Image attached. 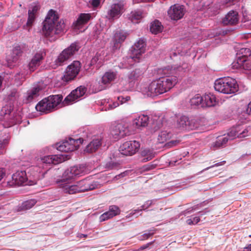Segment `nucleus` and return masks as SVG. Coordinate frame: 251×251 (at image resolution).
Segmentation results:
<instances>
[{
	"label": "nucleus",
	"instance_id": "4d7b16f0",
	"mask_svg": "<svg viewBox=\"0 0 251 251\" xmlns=\"http://www.w3.org/2000/svg\"><path fill=\"white\" fill-rule=\"evenodd\" d=\"M247 111L249 113V114L251 115V101L249 103L248 105Z\"/></svg>",
	"mask_w": 251,
	"mask_h": 251
},
{
	"label": "nucleus",
	"instance_id": "f8f14e48",
	"mask_svg": "<svg viewBox=\"0 0 251 251\" xmlns=\"http://www.w3.org/2000/svg\"><path fill=\"white\" fill-rule=\"evenodd\" d=\"M146 50V43L143 39H139L132 47L130 57L135 62H139L141 55Z\"/></svg>",
	"mask_w": 251,
	"mask_h": 251
},
{
	"label": "nucleus",
	"instance_id": "6e6d98bb",
	"mask_svg": "<svg viewBox=\"0 0 251 251\" xmlns=\"http://www.w3.org/2000/svg\"><path fill=\"white\" fill-rule=\"evenodd\" d=\"M5 152V150L4 149V147L1 143V141H0V155L2 154Z\"/></svg>",
	"mask_w": 251,
	"mask_h": 251
},
{
	"label": "nucleus",
	"instance_id": "cd10ccee",
	"mask_svg": "<svg viewBox=\"0 0 251 251\" xmlns=\"http://www.w3.org/2000/svg\"><path fill=\"white\" fill-rule=\"evenodd\" d=\"M127 37V33L124 31H118L116 32L114 35V45L115 48H120L121 43L123 42Z\"/></svg>",
	"mask_w": 251,
	"mask_h": 251
},
{
	"label": "nucleus",
	"instance_id": "0eeeda50",
	"mask_svg": "<svg viewBox=\"0 0 251 251\" xmlns=\"http://www.w3.org/2000/svg\"><path fill=\"white\" fill-rule=\"evenodd\" d=\"M80 49L76 43H72L67 48L64 49L58 55L55 61L57 66H61L63 63L73 56Z\"/></svg>",
	"mask_w": 251,
	"mask_h": 251
},
{
	"label": "nucleus",
	"instance_id": "9d476101",
	"mask_svg": "<svg viewBox=\"0 0 251 251\" xmlns=\"http://www.w3.org/2000/svg\"><path fill=\"white\" fill-rule=\"evenodd\" d=\"M140 147V144L138 141H126L120 146L119 151L124 155L132 156L139 150Z\"/></svg>",
	"mask_w": 251,
	"mask_h": 251
},
{
	"label": "nucleus",
	"instance_id": "0e129e2a",
	"mask_svg": "<svg viewBox=\"0 0 251 251\" xmlns=\"http://www.w3.org/2000/svg\"><path fill=\"white\" fill-rule=\"evenodd\" d=\"M16 124V123H15V122H12V123L11 125H9V126H12V125H14V124Z\"/></svg>",
	"mask_w": 251,
	"mask_h": 251
},
{
	"label": "nucleus",
	"instance_id": "ea45409f",
	"mask_svg": "<svg viewBox=\"0 0 251 251\" xmlns=\"http://www.w3.org/2000/svg\"><path fill=\"white\" fill-rule=\"evenodd\" d=\"M171 137L170 133L166 131H162L158 135V140L160 143L166 142Z\"/></svg>",
	"mask_w": 251,
	"mask_h": 251
},
{
	"label": "nucleus",
	"instance_id": "9b49d317",
	"mask_svg": "<svg viewBox=\"0 0 251 251\" xmlns=\"http://www.w3.org/2000/svg\"><path fill=\"white\" fill-rule=\"evenodd\" d=\"M80 68V63L78 61H74L67 67L63 80L69 82L74 79L78 74Z\"/></svg>",
	"mask_w": 251,
	"mask_h": 251
},
{
	"label": "nucleus",
	"instance_id": "49530a36",
	"mask_svg": "<svg viewBox=\"0 0 251 251\" xmlns=\"http://www.w3.org/2000/svg\"><path fill=\"white\" fill-rule=\"evenodd\" d=\"M162 126V123L161 121H156L153 124L152 130L154 132L158 130Z\"/></svg>",
	"mask_w": 251,
	"mask_h": 251
},
{
	"label": "nucleus",
	"instance_id": "c85d7f7f",
	"mask_svg": "<svg viewBox=\"0 0 251 251\" xmlns=\"http://www.w3.org/2000/svg\"><path fill=\"white\" fill-rule=\"evenodd\" d=\"M117 76L116 72L112 71L106 72L101 77V82L103 84H107L114 81Z\"/></svg>",
	"mask_w": 251,
	"mask_h": 251
},
{
	"label": "nucleus",
	"instance_id": "473e14b6",
	"mask_svg": "<svg viewBox=\"0 0 251 251\" xmlns=\"http://www.w3.org/2000/svg\"><path fill=\"white\" fill-rule=\"evenodd\" d=\"M40 89L38 87H34L32 90L27 92V100L28 101H31L33 99L39 96V92Z\"/></svg>",
	"mask_w": 251,
	"mask_h": 251
},
{
	"label": "nucleus",
	"instance_id": "412c9836",
	"mask_svg": "<svg viewBox=\"0 0 251 251\" xmlns=\"http://www.w3.org/2000/svg\"><path fill=\"white\" fill-rule=\"evenodd\" d=\"M66 158H39L40 162L43 164V167L50 168L53 165L63 162L67 159ZM69 159V158H66Z\"/></svg>",
	"mask_w": 251,
	"mask_h": 251
},
{
	"label": "nucleus",
	"instance_id": "b1692460",
	"mask_svg": "<svg viewBox=\"0 0 251 251\" xmlns=\"http://www.w3.org/2000/svg\"><path fill=\"white\" fill-rule=\"evenodd\" d=\"M120 213L119 208L116 205H111L109 207L108 211L104 212L100 216V221H104L111 218Z\"/></svg>",
	"mask_w": 251,
	"mask_h": 251
},
{
	"label": "nucleus",
	"instance_id": "7c9ffc66",
	"mask_svg": "<svg viewBox=\"0 0 251 251\" xmlns=\"http://www.w3.org/2000/svg\"><path fill=\"white\" fill-rule=\"evenodd\" d=\"M163 26L161 23L158 20L154 21L151 23L150 26V30L151 33L156 34L162 31Z\"/></svg>",
	"mask_w": 251,
	"mask_h": 251
},
{
	"label": "nucleus",
	"instance_id": "ddd939ff",
	"mask_svg": "<svg viewBox=\"0 0 251 251\" xmlns=\"http://www.w3.org/2000/svg\"><path fill=\"white\" fill-rule=\"evenodd\" d=\"M124 4L121 2L114 3L107 11L106 18L110 21H114L119 18L124 12Z\"/></svg>",
	"mask_w": 251,
	"mask_h": 251
},
{
	"label": "nucleus",
	"instance_id": "7ed1b4c3",
	"mask_svg": "<svg viewBox=\"0 0 251 251\" xmlns=\"http://www.w3.org/2000/svg\"><path fill=\"white\" fill-rule=\"evenodd\" d=\"M214 88L216 91L219 92L230 94L238 91V85L235 79L230 77H224L215 81Z\"/></svg>",
	"mask_w": 251,
	"mask_h": 251
},
{
	"label": "nucleus",
	"instance_id": "69168bd1",
	"mask_svg": "<svg viewBox=\"0 0 251 251\" xmlns=\"http://www.w3.org/2000/svg\"><path fill=\"white\" fill-rule=\"evenodd\" d=\"M147 247V246H145V247H142V248H143V249H145V248H146Z\"/></svg>",
	"mask_w": 251,
	"mask_h": 251
},
{
	"label": "nucleus",
	"instance_id": "aec40b11",
	"mask_svg": "<svg viewBox=\"0 0 251 251\" xmlns=\"http://www.w3.org/2000/svg\"><path fill=\"white\" fill-rule=\"evenodd\" d=\"M239 15L237 11H230L223 19V23L225 25H235L239 21Z\"/></svg>",
	"mask_w": 251,
	"mask_h": 251
},
{
	"label": "nucleus",
	"instance_id": "bf43d9fd",
	"mask_svg": "<svg viewBox=\"0 0 251 251\" xmlns=\"http://www.w3.org/2000/svg\"><path fill=\"white\" fill-rule=\"evenodd\" d=\"M225 162H226L225 161H223L219 163L215 164L214 166H219L223 165V164H224L225 163Z\"/></svg>",
	"mask_w": 251,
	"mask_h": 251
},
{
	"label": "nucleus",
	"instance_id": "423d86ee",
	"mask_svg": "<svg viewBox=\"0 0 251 251\" xmlns=\"http://www.w3.org/2000/svg\"><path fill=\"white\" fill-rule=\"evenodd\" d=\"M83 141L82 138L76 139L69 138L67 140L56 144L54 146L60 151L72 152L77 150L79 146L83 143Z\"/></svg>",
	"mask_w": 251,
	"mask_h": 251
},
{
	"label": "nucleus",
	"instance_id": "20e7f679",
	"mask_svg": "<svg viewBox=\"0 0 251 251\" xmlns=\"http://www.w3.org/2000/svg\"><path fill=\"white\" fill-rule=\"evenodd\" d=\"M62 99L63 97L61 95L50 96L40 101L36 105V109L45 114L49 113L54 110Z\"/></svg>",
	"mask_w": 251,
	"mask_h": 251
},
{
	"label": "nucleus",
	"instance_id": "8fccbe9b",
	"mask_svg": "<svg viewBox=\"0 0 251 251\" xmlns=\"http://www.w3.org/2000/svg\"><path fill=\"white\" fill-rule=\"evenodd\" d=\"M179 143V140H172L168 142L166 145L169 147H172L176 146Z\"/></svg>",
	"mask_w": 251,
	"mask_h": 251
},
{
	"label": "nucleus",
	"instance_id": "f704fd0d",
	"mask_svg": "<svg viewBox=\"0 0 251 251\" xmlns=\"http://www.w3.org/2000/svg\"><path fill=\"white\" fill-rule=\"evenodd\" d=\"M190 103L191 106H198L201 104L202 106L203 103L202 98L200 95L197 94L190 100Z\"/></svg>",
	"mask_w": 251,
	"mask_h": 251
},
{
	"label": "nucleus",
	"instance_id": "393cba45",
	"mask_svg": "<svg viewBox=\"0 0 251 251\" xmlns=\"http://www.w3.org/2000/svg\"><path fill=\"white\" fill-rule=\"evenodd\" d=\"M143 75V72L140 69H136L130 73L128 75L127 81L129 86H133L134 84L137 81H138Z\"/></svg>",
	"mask_w": 251,
	"mask_h": 251
},
{
	"label": "nucleus",
	"instance_id": "5701e85b",
	"mask_svg": "<svg viewBox=\"0 0 251 251\" xmlns=\"http://www.w3.org/2000/svg\"><path fill=\"white\" fill-rule=\"evenodd\" d=\"M91 14L89 13H81L79 15L76 21L73 24L75 29H79L83 25L86 24L91 19Z\"/></svg>",
	"mask_w": 251,
	"mask_h": 251
},
{
	"label": "nucleus",
	"instance_id": "a878e982",
	"mask_svg": "<svg viewBox=\"0 0 251 251\" xmlns=\"http://www.w3.org/2000/svg\"><path fill=\"white\" fill-rule=\"evenodd\" d=\"M202 98L203 99L202 107H211L216 104V99L214 95L211 94H205Z\"/></svg>",
	"mask_w": 251,
	"mask_h": 251
},
{
	"label": "nucleus",
	"instance_id": "f3484780",
	"mask_svg": "<svg viewBox=\"0 0 251 251\" xmlns=\"http://www.w3.org/2000/svg\"><path fill=\"white\" fill-rule=\"evenodd\" d=\"M86 88L84 86H80L78 87L76 89L72 91V92L67 96L63 103L64 104H69L71 102L75 101L78 98L83 96L86 92Z\"/></svg>",
	"mask_w": 251,
	"mask_h": 251
},
{
	"label": "nucleus",
	"instance_id": "58836bf2",
	"mask_svg": "<svg viewBox=\"0 0 251 251\" xmlns=\"http://www.w3.org/2000/svg\"><path fill=\"white\" fill-rule=\"evenodd\" d=\"M142 18V13L140 11H132L131 13L130 19L132 22H135V21L139 20Z\"/></svg>",
	"mask_w": 251,
	"mask_h": 251
},
{
	"label": "nucleus",
	"instance_id": "e2e57ef3",
	"mask_svg": "<svg viewBox=\"0 0 251 251\" xmlns=\"http://www.w3.org/2000/svg\"><path fill=\"white\" fill-rule=\"evenodd\" d=\"M60 157H68V156L67 155H61Z\"/></svg>",
	"mask_w": 251,
	"mask_h": 251
},
{
	"label": "nucleus",
	"instance_id": "a18cd8bd",
	"mask_svg": "<svg viewBox=\"0 0 251 251\" xmlns=\"http://www.w3.org/2000/svg\"><path fill=\"white\" fill-rule=\"evenodd\" d=\"M40 9V6L37 4H35L31 6L28 9L30 11L31 13L37 15L38 11Z\"/></svg>",
	"mask_w": 251,
	"mask_h": 251
},
{
	"label": "nucleus",
	"instance_id": "a211bd4d",
	"mask_svg": "<svg viewBox=\"0 0 251 251\" xmlns=\"http://www.w3.org/2000/svg\"><path fill=\"white\" fill-rule=\"evenodd\" d=\"M12 179L18 185H31L35 182L28 181L26 172L25 171H17L12 175Z\"/></svg>",
	"mask_w": 251,
	"mask_h": 251
},
{
	"label": "nucleus",
	"instance_id": "72a5a7b5",
	"mask_svg": "<svg viewBox=\"0 0 251 251\" xmlns=\"http://www.w3.org/2000/svg\"><path fill=\"white\" fill-rule=\"evenodd\" d=\"M22 51L20 46H17L14 48L12 50V53L11 55V59L9 58V60L12 62H16L19 57L21 55Z\"/></svg>",
	"mask_w": 251,
	"mask_h": 251
},
{
	"label": "nucleus",
	"instance_id": "6ab92c4d",
	"mask_svg": "<svg viewBox=\"0 0 251 251\" xmlns=\"http://www.w3.org/2000/svg\"><path fill=\"white\" fill-rule=\"evenodd\" d=\"M102 137L100 136L94 137L92 140L87 145L84 150L86 153H93L97 151L101 146Z\"/></svg>",
	"mask_w": 251,
	"mask_h": 251
},
{
	"label": "nucleus",
	"instance_id": "2f4dec72",
	"mask_svg": "<svg viewBox=\"0 0 251 251\" xmlns=\"http://www.w3.org/2000/svg\"><path fill=\"white\" fill-rule=\"evenodd\" d=\"M70 169L74 176H75L84 173L86 167L84 165L82 164L79 166H74L71 167Z\"/></svg>",
	"mask_w": 251,
	"mask_h": 251
},
{
	"label": "nucleus",
	"instance_id": "c9c22d12",
	"mask_svg": "<svg viewBox=\"0 0 251 251\" xmlns=\"http://www.w3.org/2000/svg\"><path fill=\"white\" fill-rule=\"evenodd\" d=\"M37 202L35 199H31L23 202L21 205L23 210H28L32 208Z\"/></svg>",
	"mask_w": 251,
	"mask_h": 251
},
{
	"label": "nucleus",
	"instance_id": "a19ab883",
	"mask_svg": "<svg viewBox=\"0 0 251 251\" xmlns=\"http://www.w3.org/2000/svg\"><path fill=\"white\" fill-rule=\"evenodd\" d=\"M120 166V163L111 160L105 164V168L109 170H112L118 168Z\"/></svg>",
	"mask_w": 251,
	"mask_h": 251
},
{
	"label": "nucleus",
	"instance_id": "774afa93",
	"mask_svg": "<svg viewBox=\"0 0 251 251\" xmlns=\"http://www.w3.org/2000/svg\"><path fill=\"white\" fill-rule=\"evenodd\" d=\"M249 237L251 238V234L249 235Z\"/></svg>",
	"mask_w": 251,
	"mask_h": 251
},
{
	"label": "nucleus",
	"instance_id": "37998d69",
	"mask_svg": "<svg viewBox=\"0 0 251 251\" xmlns=\"http://www.w3.org/2000/svg\"><path fill=\"white\" fill-rule=\"evenodd\" d=\"M180 160L181 158L179 160H177L176 158H171L170 160H168V162L167 163H168V164L167 166L170 167L176 166L180 163Z\"/></svg>",
	"mask_w": 251,
	"mask_h": 251
},
{
	"label": "nucleus",
	"instance_id": "dca6fc26",
	"mask_svg": "<svg viewBox=\"0 0 251 251\" xmlns=\"http://www.w3.org/2000/svg\"><path fill=\"white\" fill-rule=\"evenodd\" d=\"M74 177L70 168L68 169L64 172L60 178H59L56 179V183L58 184L59 188L65 193L64 188L66 187V186H70L73 185L69 182V181L73 179Z\"/></svg>",
	"mask_w": 251,
	"mask_h": 251
},
{
	"label": "nucleus",
	"instance_id": "4be33fe9",
	"mask_svg": "<svg viewBox=\"0 0 251 251\" xmlns=\"http://www.w3.org/2000/svg\"><path fill=\"white\" fill-rule=\"evenodd\" d=\"M44 59L42 52L36 53L32 57L28 64V68L30 72H34L41 64Z\"/></svg>",
	"mask_w": 251,
	"mask_h": 251
},
{
	"label": "nucleus",
	"instance_id": "bb28decb",
	"mask_svg": "<svg viewBox=\"0 0 251 251\" xmlns=\"http://www.w3.org/2000/svg\"><path fill=\"white\" fill-rule=\"evenodd\" d=\"M149 122V117L147 115H141L136 118L134 122L133 125L136 126L137 128L146 127Z\"/></svg>",
	"mask_w": 251,
	"mask_h": 251
},
{
	"label": "nucleus",
	"instance_id": "09e8293b",
	"mask_svg": "<svg viewBox=\"0 0 251 251\" xmlns=\"http://www.w3.org/2000/svg\"><path fill=\"white\" fill-rule=\"evenodd\" d=\"M154 233L153 230H150L148 231V232L145 233L142 235L143 239H147L150 236L152 235Z\"/></svg>",
	"mask_w": 251,
	"mask_h": 251
},
{
	"label": "nucleus",
	"instance_id": "e433bc0d",
	"mask_svg": "<svg viewBox=\"0 0 251 251\" xmlns=\"http://www.w3.org/2000/svg\"><path fill=\"white\" fill-rule=\"evenodd\" d=\"M228 140V137L226 136H219L217 138L215 143V146L217 147H221L224 146Z\"/></svg>",
	"mask_w": 251,
	"mask_h": 251
},
{
	"label": "nucleus",
	"instance_id": "de8ad7c7",
	"mask_svg": "<svg viewBox=\"0 0 251 251\" xmlns=\"http://www.w3.org/2000/svg\"><path fill=\"white\" fill-rule=\"evenodd\" d=\"M130 98L129 96H126V98L123 97V96H120L118 97V100L120 102V104H122L123 103L128 101L130 100Z\"/></svg>",
	"mask_w": 251,
	"mask_h": 251
},
{
	"label": "nucleus",
	"instance_id": "4c0bfd02",
	"mask_svg": "<svg viewBox=\"0 0 251 251\" xmlns=\"http://www.w3.org/2000/svg\"><path fill=\"white\" fill-rule=\"evenodd\" d=\"M141 154L143 157H154L157 155L155 151L149 148H142Z\"/></svg>",
	"mask_w": 251,
	"mask_h": 251
},
{
	"label": "nucleus",
	"instance_id": "c03bdc74",
	"mask_svg": "<svg viewBox=\"0 0 251 251\" xmlns=\"http://www.w3.org/2000/svg\"><path fill=\"white\" fill-rule=\"evenodd\" d=\"M200 221V218L199 217H195L192 219H189L187 220L186 223L188 225H196Z\"/></svg>",
	"mask_w": 251,
	"mask_h": 251
},
{
	"label": "nucleus",
	"instance_id": "603ef678",
	"mask_svg": "<svg viewBox=\"0 0 251 251\" xmlns=\"http://www.w3.org/2000/svg\"><path fill=\"white\" fill-rule=\"evenodd\" d=\"M91 3L93 7H97L99 5L100 1V0H92Z\"/></svg>",
	"mask_w": 251,
	"mask_h": 251
},
{
	"label": "nucleus",
	"instance_id": "3c124183",
	"mask_svg": "<svg viewBox=\"0 0 251 251\" xmlns=\"http://www.w3.org/2000/svg\"><path fill=\"white\" fill-rule=\"evenodd\" d=\"M152 201H148L142 206V208L140 210H146V209L149 208L152 204Z\"/></svg>",
	"mask_w": 251,
	"mask_h": 251
},
{
	"label": "nucleus",
	"instance_id": "5fc2aeb1",
	"mask_svg": "<svg viewBox=\"0 0 251 251\" xmlns=\"http://www.w3.org/2000/svg\"><path fill=\"white\" fill-rule=\"evenodd\" d=\"M5 175L4 169L2 168H0V181L2 179Z\"/></svg>",
	"mask_w": 251,
	"mask_h": 251
},
{
	"label": "nucleus",
	"instance_id": "338daca9",
	"mask_svg": "<svg viewBox=\"0 0 251 251\" xmlns=\"http://www.w3.org/2000/svg\"><path fill=\"white\" fill-rule=\"evenodd\" d=\"M82 235L83 236V237H86L87 236L86 235H84V234H83Z\"/></svg>",
	"mask_w": 251,
	"mask_h": 251
},
{
	"label": "nucleus",
	"instance_id": "1a4fd4ad",
	"mask_svg": "<svg viewBox=\"0 0 251 251\" xmlns=\"http://www.w3.org/2000/svg\"><path fill=\"white\" fill-rule=\"evenodd\" d=\"M128 125L125 123H120L114 126L111 130L110 134L115 141L124 138L129 134Z\"/></svg>",
	"mask_w": 251,
	"mask_h": 251
},
{
	"label": "nucleus",
	"instance_id": "052dcab7",
	"mask_svg": "<svg viewBox=\"0 0 251 251\" xmlns=\"http://www.w3.org/2000/svg\"><path fill=\"white\" fill-rule=\"evenodd\" d=\"M127 173H128L127 171H126L125 172H123V173L120 174L119 175V176L122 177H124L126 175H127Z\"/></svg>",
	"mask_w": 251,
	"mask_h": 251
},
{
	"label": "nucleus",
	"instance_id": "6e6552de",
	"mask_svg": "<svg viewBox=\"0 0 251 251\" xmlns=\"http://www.w3.org/2000/svg\"><path fill=\"white\" fill-rule=\"evenodd\" d=\"M244 50L249 55L247 54L238 56L236 60L232 63L233 69L243 68L245 70H251V53L250 50L245 49Z\"/></svg>",
	"mask_w": 251,
	"mask_h": 251
},
{
	"label": "nucleus",
	"instance_id": "c756f323",
	"mask_svg": "<svg viewBox=\"0 0 251 251\" xmlns=\"http://www.w3.org/2000/svg\"><path fill=\"white\" fill-rule=\"evenodd\" d=\"M177 125L179 127L185 128L186 129H192L189 121L188 118L183 116L180 117L177 121Z\"/></svg>",
	"mask_w": 251,
	"mask_h": 251
},
{
	"label": "nucleus",
	"instance_id": "39448f33",
	"mask_svg": "<svg viewBox=\"0 0 251 251\" xmlns=\"http://www.w3.org/2000/svg\"><path fill=\"white\" fill-rule=\"evenodd\" d=\"M65 187V193L69 194H73L78 192L88 191L93 190L97 187L95 182H91L89 179L81 180L77 182L76 185Z\"/></svg>",
	"mask_w": 251,
	"mask_h": 251
},
{
	"label": "nucleus",
	"instance_id": "f257e3e1",
	"mask_svg": "<svg viewBox=\"0 0 251 251\" xmlns=\"http://www.w3.org/2000/svg\"><path fill=\"white\" fill-rule=\"evenodd\" d=\"M43 24V34L50 42L55 41L65 27L64 23L59 20L57 12L53 9L49 10Z\"/></svg>",
	"mask_w": 251,
	"mask_h": 251
},
{
	"label": "nucleus",
	"instance_id": "f03ea898",
	"mask_svg": "<svg viewBox=\"0 0 251 251\" xmlns=\"http://www.w3.org/2000/svg\"><path fill=\"white\" fill-rule=\"evenodd\" d=\"M176 76L171 75L163 77L152 81L148 87L147 95L155 97L170 90L177 83Z\"/></svg>",
	"mask_w": 251,
	"mask_h": 251
},
{
	"label": "nucleus",
	"instance_id": "4468645a",
	"mask_svg": "<svg viewBox=\"0 0 251 251\" xmlns=\"http://www.w3.org/2000/svg\"><path fill=\"white\" fill-rule=\"evenodd\" d=\"M251 129L250 127L243 128L241 126H237L231 128L228 132L226 136L228 140H232L236 137L242 138L249 135V131Z\"/></svg>",
	"mask_w": 251,
	"mask_h": 251
},
{
	"label": "nucleus",
	"instance_id": "680f3d73",
	"mask_svg": "<svg viewBox=\"0 0 251 251\" xmlns=\"http://www.w3.org/2000/svg\"><path fill=\"white\" fill-rule=\"evenodd\" d=\"M151 158H148V157H147V158H145L144 159V161L145 162H147V161H150L151 160Z\"/></svg>",
	"mask_w": 251,
	"mask_h": 251
},
{
	"label": "nucleus",
	"instance_id": "13d9d810",
	"mask_svg": "<svg viewBox=\"0 0 251 251\" xmlns=\"http://www.w3.org/2000/svg\"><path fill=\"white\" fill-rule=\"evenodd\" d=\"M243 251H251V244L249 245L244 249Z\"/></svg>",
	"mask_w": 251,
	"mask_h": 251
},
{
	"label": "nucleus",
	"instance_id": "79ce46f5",
	"mask_svg": "<svg viewBox=\"0 0 251 251\" xmlns=\"http://www.w3.org/2000/svg\"><path fill=\"white\" fill-rule=\"evenodd\" d=\"M36 15L31 13L30 11H28V19L26 23V26L27 27H31L34 23L36 17Z\"/></svg>",
	"mask_w": 251,
	"mask_h": 251
},
{
	"label": "nucleus",
	"instance_id": "2eb2a0df",
	"mask_svg": "<svg viewBox=\"0 0 251 251\" xmlns=\"http://www.w3.org/2000/svg\"><path fill=\"white\" fill-rule=\"evenodd\" d=\"M185 13L183 5L175 4L170 7L168 11L169 17L173 20L177 21L181 19Z\"/></svg>",
	"mask_w": 251,
	"mask_h": 251
},
{
	"label": "nucleus",
	"instance_id": "864d4df0",
	"mask_svg": "<svg viewBox=\"0 0 251 251\" xmlns=\"http://www.w3.org/2000/svg\"><path fill=\"white\" fill-rule=\"evenodd\" d=\"M120 104V102H118L117 101H116V102H114L112 103V104H109V106L110 107L111 109H114V108L117 107V106H118Z\"/></svg>",
	"mask_w": 251,
	"mask_h": 251
}]
</instances>
